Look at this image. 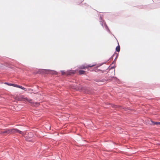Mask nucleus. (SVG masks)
<instances>
[{"mask_svg":"<svg viewBox=\"0 0 160 160\" xmlns=\"http://www.w3.org/2000/svg\"><path fill=\"white\" fill-rule=\"evenodd\" d=\"M43 71H45L46 73H48L52 74H57V72L54 71H52L50 70H45Z\"/></svg>","mask_w":160,"mask_h":160,"instance_id":"nucleus-3","label":"nucleus"},{"mask_svg":"<svg viewBox=\"0 0 160 160\" xmlns=\"http://www.w3.org/2000/svg\"><path fill=\"white\" fill-rule=\"evenodd\" d=\"M15 98L16 100L19 101H28V102L32 103V100L31 99H28L26 97L22 95H16Z\"/></svg>","mask_w":160,"mask_h":160,"instance_id":"nucleus-1","label":"nucleus"},{"mask_svg":"<svg viewBox=\"0 0 160 160\" xmlns=\"http://www.w3.org/2000/svg\"><path fill=\"white\" fill-rule=\"evenodd\" d=\"M158 124H160V122H159Z\"/></svg>","mask_w":160,"mask_h":160,"instance_id":"nucleus-17","label":"nucleus"},{"mask_svg":"<svg viewBox=\"0 0 160 160\" xmlns=\"http://www.w3.org/2000/svg\"><path fill=\"white\" fill-rule=\"evenodd\" d=\"M18 88H21V89H22V90H25V88H24L23 87H22L21 86H18Z\"/></svg>","mask_w":160,"mask_h":160,"instance_id":"nucleus-9","label":"nucleus"},{"mask_svg":"<svg viewBox=\"0 0 160 160\" xmlns=\"http://www.w3.org/2000/svg\"><path fill=\"white\" fill-rule=\"evenodd\" d=\"M96 65V64H94L92 65H89L86 67L84 66H82V68L83 69L88 68L89 67H92Z\"/></svg>","mask_w":160,"mask_h":160,"instance_id":"nucleus-5","label":"nucleus"},{"mask_svg":"<svg viewBox=\"0 0 160 160\" xmlns=\"http://www.w3.org/2000/svg\"><path fill=\"white\" fill-rule=\"evenodd\" d=\"M116 51L119 52L120 51V46L119 45H118L117 47H116Z\"/></svg>","mask_w":160,"mask_h":160,"instance_id":"nucleus-7","label":"nucleus"},{"mask_svg":"<svg viewBox=\"0 0 160 160\" xmlns=\"http://www.w3.org/2000/svg\"><path fill=\"white\" fill-rule=\"evenodd\" d=\"M78 72L79 74L81 75L84 74L85 72V71L82 70H80Z\"/></svg>","mask_w":160,"mask_h":160,"instance_id":"nucleus-6","label":"nucleus"},{"mask_svg":"<svg viewBox=\"0 0 160 160\" xmlns=\"http://www.w3.org/2000/svg\"><path fill=\"white\" fill-rule=\"evenodd\" d=\"M95 72H98L99 71H101V70H100L98 69H96L95 70Z\"/></svg>","mask_w":160,"mask_h":160,"instance_id":"nucleus-13","label":"nucleus"},{"mask_svg":"<svg viewBox=\"0 0 160 160\" xmlns=\"http://www.w3.org/2000/svg\"><path fill=\"white\" fill-rule=\"evenodd\" d=\"M72 73H75V72L74 71H72V72H71Z\"/></svg>","mask_w":160,"mask_h":160,"instance_id":"nucleus-15","label":"nucleus"},{"mask_svg":"<svg viewBox=\"0 0 160 160\" xmlns=\"http://www.w3.org/2000/svg\"><path fill=\"white\" fill-rule=\"evenodd\" d=\"M14 87L18 88V86H19V85H17L16 84H14V85L13 86Z\"/></svg>","mask_w":160,"mask_h":160,"instance_id":"nucleus-11","label":"nucleus"},{"mask_svg":"<svg viewBox=\"0 0 160 160\" xmlns=\"http://www.w3.org/2000/svg\"><path fill=\"white\" fill-rule=\"evenodd\" d=\"M5 84H7V85H10V86H13L14 85V84H11V83L8 84L7 82H5Z\"/></svg>","mask_w":160,"mask_h":160,"instance_id":"nucleus-8","label":"nucleus"},{"mask_svg":"<svg viewBox=\"0 0 160 160\" xmlns=\"http://www.w3.org/2000/svg\"><path fill=\"white\" fill-rule=\"evenodd\" d=\"M11 133H13L15 132H18L19 133L23 134V133L22 132L20 131L19 130L17 129H10Z\"/></svg>","mask_w":160,"mask_h":160,"instance_id":"nucleus-2","label":"nucleus"},{"mask_svg":"<svg viewBox=\"0 0 160 160\" xmlns=\"http://www.w3.org/2000/svg\"><path fill=\"white\" fill-rule=\"evenodd\" d=\"M62 74H64V72H62Z\"/></svg>","mask_w":160,"mask_h":160,"instance_id":"nucleus-16","label":"nucleus"},{"mask_svg":"<svg viewBox=\"0 0 160 160\" xmlns=\"http://www.w3.org/2000/svg\"><path fill=\"white\" fill-rule=\"evenodd\" d=\"M3 132L4 133V134H6V135L9 133H11L10 129H7L4 130L3 131Z\"/></svg>","mask_w":160,"mask_h":160,"instance_id":"nucleus-4","label":"nucleus"},{"mask_svg":"<svg viewBox=\"0 0 160 160\" xmlns=\"http://www.w3.org/2000/svg\"><path fill=\"white\" fill-rule=\"evenodd\" d=\"M4 134V133L3 132V131H0V134Z\"/></svg>","mask_w":160,"mask_h":160,"instance_id":"nucleus-12","label":"nucleus"},{"mask_svg":"<svg viewBox=\"0 0 160 160\" xmlns=\"http://www.w3.org/2000/svg\"><path fill=\"white\" fill-rule=\"evenodd\" d=\"M112 107H114V108H117V106L116 105H113L112 106Z\"/></svg>","mask_w":160,"mask_h":160,"instance_id":"nucleus-14","label":"nucleus"},{"mask_svg":"<svg viewBox=\"0 0 160 160\" xmlns=\"http://www.w3.org/2000/svg\"><path fill=\"white\" fill-rule=\"evenodd\" d=\"M159 122H154L153 123L154 124L158 125V124Z\"/></svg>","mask_w":160,"mask_h":160,"instance_id":"nucleus-10","label":"nucleus"}]
</instances>
